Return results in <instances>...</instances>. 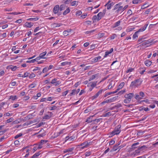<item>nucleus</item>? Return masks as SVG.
Segmentation results:
<instances>
[{
  "label": "nucleus",
  "mask_w": 158,
  "mask_h": 158,
  "mask_svg": "<svg viewBox=\"0 0 158 158\" xmlns=\"http://www.w3.org/2000/svg\"><path fill=\"white\" fill-rule=\"evenodd\" d=\"M121 125H119L115 127L114 130L110 133V136L112 137L115 135H118L121 131Z\"/></svg>",
  "instance_id": "nucleus-1"
},
{
  "label": "nucleus",
  "mask_w": 158,
  "mask_h": 158,
  "mask_svg": "<svg viewBox=\"0 0 158 158\" xmlns=\"http://www.w3.org/2000/svg\"><path fill=\"white\" fill-rule=\"evenodd\" d=\"M142 81L140 79L135 80L134 81L131 82L130 86L131 87H138L142 83Z\"/></svg>",
  "instance_id": "nucleus-2"
},
{
  "label": "nucleus",
  "mask_w": 158,
  "mask_h": 158,
  "mask_svg": "<svg viewBox=\"0 0 158 158\" xmlns=\"http://www.w3.org/2000/svg\"><path fill=\"white\" fill-rule=\"evenodd\" d=\"M120 5V3H119L114 6V10H116L115 11V13L118 14V13L120 12L121 13L123 12L122 6H121Z\"/></svg>",
  "instance_id": "nucleus-3"
},
{
  "label": "nucleus",
  "mask_w": 158,
  "mask_h": 158,
  "mask_svg": "<svg viewBox=\"0 0 158 158\" xmlns=\"http://www.w3.org/2000/svg\"><path fill=\"white\" fill-rule=\"evenodd\" d=\"M121 21L120 20H119L116 22L113 25L112 27L113 28H116L115 30H117L118 31H120L122 29V27H121L119 26L120 24Z\"/></svg>",
  "instance_id": "nucleus-4"
},
{
  "label": "nucleus",
  "mask_w": 158,
  "mask_h": 158,
  "mask_svg": "<svg viewBox=\"0 0 158 158\" xmlns=\"http://www.w3.org/2000/svg\"><path fill=\"white\" fill-rule=\"evenodd\" d=\"M139 95L136 94L135 98L136 100H140L144 98L145 97V94L144 92L142 91L139 92Z\"/></svg>",
  "instance_id": "nucleus-5"
},
{
  "label": "nucleus",
  "mask_w": 158,
  "mask_h": 158,
  "mask_svg": "<svg viewBox=\"0 0 158 158\" xmlns=\"http://www.w3.org/2000/svg\"><path fill=\"white\" fill-rule=\"evenodd\" d=\"M136 148L137 149L135 150L134 154L135 155H138L140 152L143 151V149L146 148V147L145 146L143 145Z\"/></svg>",
  "instance_id": "nucleus-6"
},
{
  "label": "nucleus",
  "mask_w": 158,
  "mask_h": 158,
  "mask_svg": "<svg viewBox=\"0 0 158 158\" xmlns=\"http://www.w3.org/2000/svg\"><path fill=\"white\" fill-rule=\"evenodd\" d=\"M103 91V89H101L99 90L96 94L92 97V100H94L97 98L99 96H101Z\"/></svg>",
  "instance_id": "nucleus-7"
},
{
  "label": "nucleus",
  "mask_w": 158,
  "mask_h": 158,
  "mask_svg": "<svg viewBox=\"0 0 158 158\" xmlns=\"http://www.w3.org/2000/svg\"><path fill=\"white\" fill-rule=\"evenodd\" d=\"M50 83L54 85L55 86H57L59 85L60 84V82L58 81L56 78H54L52 80V81L50 82Z\"/></svg>",
  "instance_id": "nucleus-8"
},
{
  "label": "nucleus",
  "mask_w": 158,
  "mask_h": 158,
  "mask_svg": "<svg viewBox=\"0 0 158 158\" xmlns=\"http://www.w3.org/2000/svg\"><path fill=\"white\" fill-rule=\"evenodd\" d=\"M77 139V137L74 135L72 136H67L65 138V141H71L75 140Z\"/></svg>",
  "instance_id": "nucleus-9"
},
{
  "label": "nucleus",
  "mask_w": 158,
  "mask_h": 158,
  "mask_svg": "<svg viewBox=\"0 0 158 158\" xmlns=\"http://www.w3.org/2000/svg\"><path fill=\"white\" fill-rule=\"evenodd\" d=\"M134 96V94L133 93H129L128 94H126L124 96V97L130 101L131 100V99Z\"/></svg>",
  "instance_id": "nucleus-10"
},
{
  "label": "nucleus",
  "mask_w": 158,
  "mask_h": 158,
  "mask_svg": "<svg viewBox=\"0 0 158 158\" xmlns=\"http://www.w3.org/2000/svg\"><path fill=\"white\" fill-rule=\"evenodd\" d=\"M80 91V89H73L72 91V92L68 95V96H72L76 94L79 92Z\"/></svg>",
  "instance_id": "nucleus-11"
},
{
  "label": "nucleus",
  "mask_w": 158,
  "mask_h": 158,
  "mask_svg": "<svg viewBox=\"0 0 158 158\" xmlns=\"http://www.w3.org/2000/svg\"><path fill=\"white\" fill-rule=\"evenodd\" d=\"M59 10V6L58 5H56L53 8V11L54 13L55 14H57L58 15H60V13H58Z\"/></svg>",
  "instance_id": "nucleus-12"
},
{
  "label": "nucleus",
  "mask_w": 158,
  "mask_h": 158,
  "mask_svg": "<svg viewBox=\"0 0 158 158\" xmlns=\"http://www.w3.org/2000/svg\"><path fill=\"white\" fill-rule=\"evenodd\" d=\"M102 60V57L101 56H98L92 59V60L91 62L93 63H95L97 62L101 61Z\"/></svg>",
  "instance_id": "nucleus-13"
},
{
  "label": "nucleus",
  "mask_w": 158,
  "mask_h": 158,
  "mask_svg": "<svg viewBox=\"0 0 158 158\" xmlns=\"http://www.w3.org/2000/svg\"><path fill=\"white\" fill-rule=\"evenodd\" d=\"M92 143V142H85L83 143H81L80 145L81 146H83L82 147V148H86L89 145L91 144Z\"/></svg>",
  "instance_id": "nucleus-14"
},
{
  "label": "nucleus",
  "mask_w": 158,
  "mask_h": 158,
  "mask_svg": "<svg viewBox=\"0 0 158 158\" xmlns=\"http://www.w3.org/2000/svg\"><path fill=\"white\" fill-rule=\"evenodd\" d=\"M97 81L91 82L88 84L87 86L88 87L91 86L94 88L97 85Z\"/></svg>",
  "instance_id": "nucleus-15"
},
{
  "label": "nucleus",
  "mask_w": 158,
  "mask_h": 158,
  "mask_svg": "<svg viewBox=\"0 0 158 158\" xmlns=\"http://www.w3.org/2000/svg\"><path fill=\"white\" fill-rule=\"evenodd\" d=\"M148 25V24H145L143 27H142L140 29H139V30L137 31L138 32V33L140 32H143L145 31Z\"/></svg>",
  "instance_id": "nucleus-16"
},
{
  "label": "nucleus",
  "mask_w": 158,
  "mask_h": 158,
  "mask_svg": "<svg viewBox=\"0 0 158 158\" xmlns=\"http://www.w3.org/2000/svg\"><path fill=\"white\" fill-rule=\"evenodd\" d=\"M113 51V49L111 48L110 51H107L105 52V54L104 56V57H106L109 54L111 53Z\"/></svg>",
  "instance_id": "nucleus-17"
},
{
  "label": "nucleus",
  "mask_w": 158,
  "mask_h": 158,
  "mask_svg": "<svg viewBox=\"0 0 158 158\" xmlns=\"http://www.w3.org/2000/svg\"><path fill=\"white\" fill-rule=\"evenodd\" d=\"M104 16V15L101 13V12L99 13L97 15V21H98L100 20Z\"/></svg>",
  "instance_id": "nucleus-18"
},
{
  "label": "nucleus",
  "mask_w": 158,
  "mask_h": 158,
  "mask_svg": "<svg viewBox=\"0 0 158 158\" xmlns=\"http://www.w3.org/2000/svg\"><path fill=\"white\" fill-rule=\"evenodd\" d=\"M98 77V74H95L92 75L89 79V81L93 80Z\"/></svg>",
  "instance_id": "nucleus-19"
},
{
  "label": "nucleus",
  "mask_w": 158,
  "mask_h": 158,
  "mask_svg": "<svg viewBox=\"0 0 158 158\" xmlns=\"http://www.w3.org/2000/svg\"><path fill=\"white\" fill-rule=\"evenodd\" d=\"M33 23L28 22H26L25 23V25L27 27L30 28L33 26Z\"/></svg>",
  "instance_id": "nucleus-20"
},
{
  "label": "nucleus",
  "mask_w": 158,
  "mask_h": 158,
  "mask_svg": "<svg viewBox=\"0 0 158 158\" xmlns=\"http://www.w3.org/2000/svg\"><path fill=\"white\" fill-rule=\"evenodd\" d=\"M144 63L146 66L149 67L151 65L152 62L151 61L149 60H147L145 61Z\"/></svg>",
  "instance_id": "nucleus-21"
},
{
  "label": "nucleus",
  "mask_w": 158,
  "mask_h": 158,
  "mask_svg": "<svg viewBox=\"0 0 158 158\" xmlns=\"http://www.w3.org/2000/svg\"><path fill=\"white\" fill-rule=\"evenodd\" d=\"M74 148H69L67 149H65L64 151V152L66 153L68 152H72L74 149Z\"/></svg>",
  "instance_id": "nucleus-22"
},
{
  "label": "nucleus",
  "mask_w": 158,
  "mask_h": 158,
  "mask_svg": "<svg viewBox=\"0 0 158 158\" xmlns=\"http://www.w3.org/2000/svg\"><path fill=\"white\" fill-rule=\"evenodd\" d=\"M118 98V96H116L111 98L108 99L110 101V102H111L115 101L116 100V99Z\"/></svg>",
  "instance_id": "nucleus-23"
},
{
  "label": "nucleus",
  "mask_w": 158,
  "mask_h": 158,
  "mask_svg": "<svg viewBox=\"0 0 158 158\" xmlns=\"http://www.w3.org/2000/svg\"><path fill=\"white\" fill-rule=\"evenodd\" d=\"M114 5V3L113 2L111 3L110 4H106L105 6H107V9L109 10L111 9V7Z\"/></svg>",
  "instance_id": "nucleus-24"
},
{
  "label": "nucleus",
  "mask_w": 158,
  "mask_h": 158,
  "mask_svg": "<svg viewBox=\"0 0 158 158\" xmlns=\"http://www.w3.org/2000/svg\"><path fill=\"white\" fill-rule=\"evenodd\" d=\"M71 64V62H70L68 61H65L61 63L60 64V65L61 66H65L67 65H69Z\"/></svg>",
  "instance_id": "nucleus-25"
},
{
  "label": "nucleus",
  "mask_w": 158,
  "mask_h": 158,
  "mask_svg": "<svg viewBox=\"0 0 158 158\" xmlns=\"http://www.w3.org/2000/svg\"><path fill=\"white\" fill-rule=\"evenodd\" d=\"M46 52H44L40 53V54L39 56L40 57H41V58H45L44 57V56L46 55Z\"/></svg>",
  "instance_id": "nucleus-26"
},
{
  "label": "nucleus",
  "mask_w": 158,
  "mask_h": 158,
  "mask_svg": "<svg viewBox=\"0 0 158 158\" xmlns=\"http://www.w3.org/2000/svg\"><path fill=\"white\" fill-rule=\"evenodd\" d=\"M40 152H38L35 153L33 155L31 158H37V157L40 155Z\"/></svg>",
  "instance_id": "nucleus-27"
},
{
  "label": "nucleus",
  "mask_w": 158,
  "mask_h": 158,
  "mask_svg": "<svg viewBox=\"0 0 158 158\" xmlns=\"http://www.w3.org/2000/svg\"><path fill=\"white\" fill-rule=\"evenodd\" d=\"M65 8V5L64 4H63L60 5L59 7V9L60 11H62L64 10Z\"/></svg>",
  "instance_id": "nucleus-28"
},
{
  "label": "nucleus",
  "mask_w": 158,
  "mask_h": 158,
  "mask_svg": "<svg viewBox=\"0 0 158 158\" xmlns=\"http://www.w3.org/2000/svg\"><path fill=\"white\" fill-rule=\"evenodd\" d=\"M70 11V10L69 7L67 8V9L63 13V15H65L68 13H69Z\"/></svg>",
  "instance_id": "nucleus-29"
},
{
  "label": "nucleus",
  "mask_w": 158,
  "mask_h": 158,
  "mask_svg": "<svg viewBox=\"0 0 158 158\" xmlns=\"http://www.w3.org/2000/svg\"><path fill=\"white\" fill-rule=\"evenodd\" d=\"M14 120V119L13 118V117H11L6 120V123H9L11 122H13Z\"/></svg>",
  "instance_id": "nucleus-30"
},
{
  "label": "nucleus",
  "mask_w": 158,
  "mask_h": 158,
  "mask_svg": "<svg viewBox=\"0 0 158 158\" xmlns=\"http://www.w3.org/2000/svg\"><path fill=\"white\" fill-rule=\"evenodd\" d=\"M138 32H135L134 34H133L132 37V38L133 40H135L138 37Z\"/></svg>",
  "instance_id": "nucleus-31"
},
{
  "label": "nucleus",
  "mask_w": 158,
  "mask_h": 158,
  "mask_svg": "<svg viewBox=\"0 0 158 158\" xmlns=\"http://www.w3.org/2000/svg\"><path fill=\"white\" fill-rule=\"evenodd\" d=\"M9 99H11L12 101H14L17 99V97L16 95H11L10 96Z\"/></svg>",
  "instance_id": "nucleus-32"
},
{
  "label": "nucleus",
  "mask_w": 158,
  "mask_h": 158,
  "mask_svg": "<svg viewBox=\"0 0 158 158\" xmlns=\"http://www.w3.org/2000/svg\"><path fill=\"white\" fill-rule=\"evenodd\" d=\"M78 1H74L71 2V6H76L78 5Z\"/></svg>",
  "instance_id": "nucleus-33"
},
{
  "label": "nucleus",
  "mask_w": 158,
  "mask_h": 158,
  "mask_svg": "<svg viewBox=\"0 0 158 158\" xmlns=\"http://www.w3.org/2000/svg\"><path fill=\"white\" fill-rule=\"evenodd\" d=\"M39 19L38 18H30L27 19V21H36Z\"/></svg>",
  "instance_id": "nucleus-34"
},
{
  "label": "nucleus",
  "mask_w": 158,
  "mask_h": 158,
  "mask_svg": "<svg viewBox=\"0 0 158 158\" xmlns=\"http://www.w3.org/2000/svg\"><path fill=\"white\" fill-rule=\"evenodd\" d=\"M141 2V0H133L132 3L133 4H137Z\"/></svg>",
  "instance_id": "nucleus-35"
},
{
  "label": "nucleus",
  "mask_w": 158,
  "mask_h": 158,
  "mask_svg": "<svg viewBox=\"0 0 158 158\" xmlns=\"http://www.w3.org/2000/svg\"><path fill=\"white\" fill-rule=\"evenodd\" d=\"M72 1V0H64L63 1V2L65 4H68Z\"/></svg>",
  "instance_id": "nucleus-36"
},
{
  "label": "nucleus",
  "mask_w": 158,
  "mask_h": 158,
  "mask_svg": "<svg viewBox=\"0 0 158 158\" xmlns=\"http://www.w3.org/2000/svg\"><path fill=\"white\" fill-rule=\"evenodd\" d=\"M124 84V82H121L118 86V90H119V89L122 88V87L123 86Z\"/></svg>",
  "instance_id": "nucleus-37"
},
{
  "label": "nucleus",
  "mask_w": 158,
  "mask_h": 158,
  "mask_svg": "<svg viewBox=\"0 0 158 158\" xmlns=\"http://www.w3.org/2000/svg\"><path fill=\"white\" fill-rule=\"evenodd\" d=\"M145 69H144L143 68H140V73L141 74H143L144 73L145 71Z\"/></svg>",
  "instance_id": "nucleus-38"
},
{
  "label": "nucleus",
  "mask_w": 158,
  "mask_h": 158,
  "mask_svg": "<svg viewBox=\"0 0 158 158\" xmlns=\"http://www.w3.org/2000/svg\"><path fill=\"white\" fill-rule=\"evenodd\" d=\"M111 115V114L110 112H108L106 113L103 114L102 115V116L103 117H109Z\"/></svg>",
  "instance_id": "nucleus-39"
},
{
  "label": "nucleus",
  "mask_w": 158,
  "mask_h": 158,
  "mask_svg": "<svg viewBox=\"0 0 158 158\" xmlns=\"http://www.w3.org/2000/svg\"><path fill=\"white\" fill-rule=\"evenodd\" d=\"M98 17L96 15L94 16L92 18V19L93 21V22H96L97 20Z\"/></svg>",
  "instance_id": "nucleus-40"
},
{
  "label": "nucleus",
  "mask_w": 158,
  "mask_h": 158,
  "mask_svg": "<svg viewBox=\"0 0 158 158\" xmlns=\"http://www.w3.org/2000/svg\"><path fill=\"white\" fill-rule=\"evenodd\" d=\"M117 36V35L115 34H113L110 37V40H114L115 37Z\"/></svg>",
  "instance_id": "nucleus-41"
},
{
  "label": "nucleus",
  "mask_w": 158,
  "mask_h": 158,
  "mask_svg": "<svg viewBox=\"0 0 158 158\" xmlns=\"http://www.w3.org/2000/svg\"><path fill=\"white\" fill-rule=\"evenodd\" d=\"M36 85V84L35 83H33L29 85V87L30 88L32 89L35 87Z\"/></svg>",
  "instance_id": "nucleus-42"
},
{
  "label": "nucleus",
  "mask_w": 158,
  "mask_h": 158,
  "mask_svg": "<svg viewBox=\"0 0 158 158\" xmlns=\"http://www.w3.org/2000/svg\"><path fill=\"white\" fill-rule=\"evenodd\" d=\"M95 30H94L90 31H86L85 33L86 34H90L94 32Z\"/></svg>",
  "instance_id": "nucleus-43"
},
{
  "label": "nucleus",
  "mask_w": 158,
  "mask_h": 158,
  "mask_svg": "<svg viewBox=\"0 0 158 158\" xmlns=\"http://www.w3.org/2000/svg\"><path fill=\"white\" fill-rule=\"evenodd\" d=\"M29 78H31L35 77V75L33 73H32L31 74H29Z\"/></svg>",
  "instance_id": "nucleus-44"
},
{
  "label": "nucleus",
  "mask_w": 158,
  "mask_h": 158,
  "mask_svg": "<svg viewBox=\"0 0 158 158\" xmlns=\"http://www.w3.org/2000/svg\"><path fill=\"white\" fill-rule=\"evenodd\" d=\"M87 15V13H85L81 15L80 16V18L81 19H84L86 18Z\"/></svg>",
  "instance_id": "nucleus-45"
},
{
  "label": "nucleus",
  "mask_w": 158,
  "mask_h": 158,
  "mask_svg": "<svg viewBox=\"0 0 158 158\" xmlns=\"http://www.w3.org/2000/svg\"><path fill=\"white\" fill-rule=\"evenodd\" d=\"M22 135L23 134L22 133H20L15 135V136L14 138L15 139H17L19 137L22 136Z\"/></svg>",
  "instance_id": "nucleus-46"
},
{
  "label": "nucleus",
  "mask_w": 158,
  "mask_h": 158,
  "mask_svg": "<svg viewBox=\"0 0 158 158\" xmlns=\"http://www.w3.org/2000/svg\"><path fill=\"white\" fill-rule=\"evenodd\" d=\"M105 35V33H99L98 34V37L99 38H101L103 37Z\"/></svg>",
  "instance_id": "nucleus-47"
},
{
  "label": "nucleus",
  "mask_w": 158,
  "mask_h": 158,
  "mask_svg": "<svg viewBox=\"0 0 158 158\" xmlns=\"http://www.w3.org/2000/svg\"><path fill=\"white\" fill-rule=\"evenodd\" d=\"M82 13V12L81 11L78 10V11H77L76 12V15L77 16H79L80 15H81Z\"/></svg>",
  "instance_id": "nucleus-48"
},
{
  "label": "nucleus",
  "mask_w": 158,
  "mask_h": 158,
  "mask_svg": "<svg viewBox=\"0 0 158 158\" xmlns=\"http://www.w3.org/2000/svg\"><path fill=\"white\" fill-rule=\"evenodd\" d=\"M48 70H49L48 69V68L46 67L43 69L42 72L43 73H45L48 72Z\"/></svg>",
  "instance_id": "nucleus-49"
},
{
  "label": "nucleus",
  "mask_w": 158,
  "mask_h": 158,
  "mask_svg": "<svg viewBox=\"0 0 158 158\" xmlns=\"http://www.w3.org/2000/svg\"><path fill=\"white\" fill-rule=\"evenodd\" d=\"M69 32L68 31H64L63 32V35L65 36H67L69 35Z\"/></svg>",
  "instance_id": "nucleus-50"
},
{
  "label": "nucleus",
  "mask_w": 158,
  "mask_h": 158,
  "mask_svg": "<svg viewBox=\"0 0 158 158\" xmlns=\"http://www.w3.org/2000/svg\"><path fill=\"white\" fill-rule=\"evenodd\" d=\"M109 101V99H107L105 100L104 101L102 102L101 103V105H104L106 103H107V102H110Z\"/></svg>",
  "instance_id": "nucleus-51"
},
{
  "label": "nucleus",
  "mask_w": 158,
  "mask_h": 158,
  "mask_svg": "<svg viewBox=\"0 0 158 158\" xmlns=\"http://www.w3.org/2000/svg\"><path fill=\"white\" fill-rule=\"evenodd\" d=\"M134 70L133 68H130L128 69L126 71L127 73H129L133 71Z\"/></svg>",
  "instance_id": "nucleus-52"
},
{
  "label": "nucleus",
  "mask_w": 158,
  "mask_h": 158,
  "mask_svg": "<svg viewBox=\"0 0 158 158\" xmlns=\"http://www.w3.org/2000/svg\"><path fill=\"white\" fill-rule=\"evenodd\" d=\"M19 123V121L18 119L12 122V124H17Z\"/></svg>",
  "instance_id": "nucleus-53"
},
{
  "label": "nucleus",
  "mask_w": 158,
  "mask_h": 158,
  "mask_svg": "<svg viewBox=\"0 0 158 158\" xmlns=\"http://www.w3.org/2000/svg\"><path fill=\"white\" fill-rule=\"evenodd\" d=\"M47 142H48V141L47 140H42L40 141V144L42 145L44 143H46Z\"/></svg>",
  "instance_id": "nucleus-54"
},
{
  "label": "nucleus",
  "mask_w": 158,
  "mask_h": 158,
  "mask_svg": "<svg viewBox=\"0 0 158 158\" xmlns=\"http://www.w3.org/2000/svg\"><path fill=\"white\" fill-rule=\"evenodd\" d=\"M29 73L27 72H25L24 73L23 76H22L23 77H26L27 76H29Z\"/></svg>",
  "instance_id": "nucleus-55"
},
{
  "label": "nucleus",
  "mask_w": 158,
  "mask_h": 158,
  "mask_svg": "<svg viewBox=\"0 0 158 158\" xmlns=\"http://www.w3.org/2000/svg\"><path fill=\"white\" fill-rule=\"evenodd\" d=\"M137 18V17L136 16H134L132 17L130 19V20L132 21H133L136 19Z\"/></svg>",
  "instance_id": "nucleus-56"
},
{
  "label": "nucleus",
  "mask_w": 158,
  "mask_h": 158,
  "mask_svg": "<svg viewBox=\"0 0 158 158\" xmlns=\"http://www.w3.org/2000/svg\"><path fill=\"white\" fill-rule=\"evenodd\" d=\"M12 115V114H10L9 113L7 112L6 113H5L4 115L5 116H11Z\"/></svg>",
  "instance_id": "nucleus-57"
},
{
  "label": "nucleus",
  "mask_w": 158,
  "mask_h": 158,
  "mask_svg": "<svg viewBox=\"0 0 158 158\" xmlns=\"http://www.w3.org/2000/svg\"><path fill=\"white\" fill-rule=\"evenodd\" d=\"M102 118H99L98 119H96L93 120L94 122H95V123H97L99 122Z\"/></svg>",
  "instance_id": "nucleus-58"
},
{
  "label": "nucleus",
  "mask_w": 158,
  "mask_h": 158,
  "mask_svg": "<svg viewBox=\"0 0 158 158\" xmlns=\"http://www.w3.org/2000/svg\"><path fill=\"white\" fill-rule=\"evenodd\" d=\"M35 62V60L34 59L31 60H27L26 61V62L28 63H34Z\"/></svg>",
  "instance_id": "nucleus-59"
},
{
  "label": "nucleus",
  "mask_w": 158,
  "mask_h": 158,
  "mask_svg": "<svg viewBox=\"0 0 158 158\" xmlns=\"http://www.w3.org/2000/svg\"><path fill=\"white\" fill-rule=\"evenodd\" d=\"M23 6H33V4L31 3H24L23 4Z\"/></svg>",
  "instance_id": "nucleus-60"
},
{
  "label": "nucleus",
  "mask_w": 158,
  "mask_h": 158,
  "mask_svg": "<svg viewBox=\"0 0 158 158\" xmlns=\"http://www.w3.org/2000/svg\"><path fill=\"white\" fill-rule=\"evenodd\" d=\"M91 154V152H86L85 154V157H87L89 156Z\"/></svg>",
  "instance_id": "nucleus-61"
},
{
  "label": "nucleus",
  "mask_w": 158,
  "mask_h": 158,
  "mask_svg": "<svg viewBox=\"0 0 158 158\" xmlns=\"http://www.w3.org/2000/svg\"><path fill=\"white\" fill-rule=\"evenodd\" d=\"M150 11H151V8L148 9V10H147L146 11L144 12V14L145 15L148 14L150 12Z\"/></svg>",
  "instance_id": "nucleus-62"
},
{
  "label": "nucleus",
  "mask_w": 158,
  "mask_h": 158,
  "mask_svg": "<svg viewBox=\"0 0 158 158\" xmlns=\"http://www.w3.org/2000/svg\"><path fill=\"white\" fill-rule=\"evenodd\" d=\"M126 92L125 90H123L122 91H120L119 92L118 94V95H121L123 94L124 93H125Z\"/></svg>",
  "instance_id": "nucleus-63"
},
{
  "label": "nucleus",
  "mask_w": 158,
  "mask_h": 158,
  "mask_svg": "<svg viewBox=\"0 0 158 158\" xmlns=\"http://www.w3.org/2000/svg\"><path fill=\"white\" fill-rule=\"evenodd\" d=\"M92 118H89L86 120V122L87 123H89L92 122Z\"/></svg>",
  "instance_id": "nucleus-64"
}]
</instances>
